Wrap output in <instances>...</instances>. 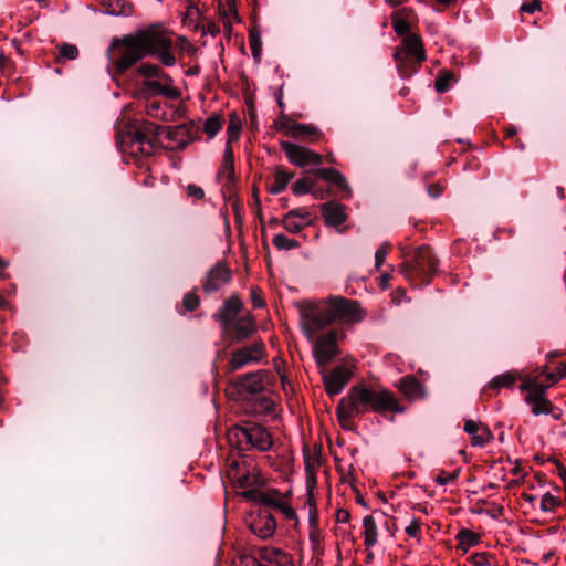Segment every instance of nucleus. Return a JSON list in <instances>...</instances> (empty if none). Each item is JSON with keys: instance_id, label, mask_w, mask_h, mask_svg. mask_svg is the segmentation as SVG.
<instances>
[{"instance_id": "20e7f679", "label": "nucleus", "mask_w": 566, "mask_h": 566, "mask_svg": "<svg viewBox=\"0 0 566 566\" xmlns=\"http://www.w3.org/2000/svg\"><path fill=\"white\" fill-rule=\"evenodd\" d=\"M229 439L240 450L255 449L264 452L273 446L271 433L264 427L256 423L234 427L229 433Z\"/></svg>"}, {"instance_id": "4be33fe9", "label": "nucleus", "mask_w": 566, "mask_h": 566, "mask_svg": "<svg viewBox=\"0 0 566 566\" xmlns=\"http://www.w3.org/2000/svg\"><path fill=\"white\" fill-rule=\"evenodd\" d=\"M255 332V323L250 316H242L233 322L232 333L237 342L250 337Z\"/></svg>"}, {"instance_id": "b1692460", "label": "nucleus", "mask_w": 566, "mask_h": 566, "mask_svg": "<svg viewBox=\"0 0 566 566\" xmlns=\"http://www.w3.org/2000/svg\"><path fill=\"white\" fill-rule=\"evenodd\" d=\"M132 143L133 145H136L144 155H150L156 144V142H154V136L148 133H144V130H140L139 128L135 130Z\"/></svg>"}, {"instance_id": "6e6552de", "label": "nucleus", "mask_w": 566, "mask_h": 566, "mask_svg": "<svg viewBox=\"0 0 566 566\" xmlns=\"http://www.w3.org/2000/svg\"><path fill=\"white\" fill-rule=\"evenodd\" d=\"M437 268L438 262L430 248L420 247L415 251L411 271L426 281V283H428L430 276L436 273Z\"/></svg>"}, {"instance_id": "69168bd1", "label": "nucleus", "mask_w": 566, "mask_h": 566, "mask_svg": "<svg viewBox=\"0 0 566 566\" xmlns=\"http://www.w3.org/2000/svg\"><path fill=\"white\" fill-rule=\"evenodd\" d=\"M428 192L431 197L437 198L442 193V188L439 185H431L428 187Z\"/></svg>"}, {"instance_id": "0e129e2a", "label": "nucleus", "mask_w": 566, "mask_h": 566, "mask_svg": "<svg viewBox=\"0 0 566 566\" xmlns=\"http://www.w3.org/2000/svg\"><path fill=\"white\" fill-rule=\"evenodd\" d=\"M223 161L228 163L229 165L231 163L234 164V155L231 144H226L224 153H223Z\"/></svg>"}, {"instance_id": "7c9ffc66", "label": "nucleus", "mask_w": 566, "mask_h": 566, "mask_svg": "<svg viewBox=\"0 0 566 566\" xmlns=\"http://www.w3.org/2000/svg\"><path fill=\"white\" fill-rule=\"evenodd\" d=\"M458 547L463 552H467L469 548L473 547L479 543V535L470 530H462L458 534Z\"/></svg>"}, {"instance_id": "6e6d98bb", "label": "nucleus", "mask_w": 566, "mask_h": 566, "mask_svg": "<svg viewBox=\"0 0 566 566\" xmlns=\"http://www.w3.org/2000/svg\"><path fill=\"white\" fill-rule=\"evenodd\" d=\"M186 191H187L188 197L197 199V200L202 199L205 196L203 189L193 184L188 185L186 188Z\"/></svg>"}, {"instance_id": "412c9836", "label": "nucleus", "mask_w": 566, "mask_h": 566, "mask_svg": "<svg viewBox=\"0 0 566 566\" xmlns=\"http://www.w3.org/2000/svg\"><path fill=\"white\" fill-rule=\"evenodd\" d=\"M548 387L549 385H542L533 379L527 378L522 382L520 389L527 392L525 397L526 403H532V401L548 400L545 396V391Z\"/></svg>"}, {"instance_id": "09e8293b", "label": "nucleus", "mask_w": 566, "mask_h": 566, "mask_svg": "<svg viewBox=\"0 0 566 566\" xmlns=\"http://www.w3.org/2000/svg\"><path fill=\"white\" fill-rule=\"evenodd\" d=\"M165 111L161 108L159 103L153 102L147 105V115L154 118H164Z\"/></svg>"}, {"instance_id": "3c124183", "label": "nucleus", "mask_w": 566, "mask_h": 566, "mask_svg": "<svg viewBox=\"0 0 566 566\" xmlns=\"http://www.w3.org/2000/svg\"><path fill=\"white\" fill-rule=\"evenodd\" d=\"M405 531H406V533L410 537H415V538H417L419 541L420 539V532H421V524L419 523L418 520L413 518V520H411L409 525L406 526Z\"/></svg>"}, {"instance_id": "864d4df0", "label": "nucleus", "mask_w": 566, "mask_h": 566, "mask_svg": "<svg viewBox=\"0 0 566 566\" xmlns=\"http://www.w3.org/2000/svg\"><path fill=\"white\" fill-rule=\"evenodd\" d=\"M219 177L224 178L228 181L232 180L234 176V164L231 163L230 165L226 161H223L222 167L219 170Z\"/></svg>"}, {"instance_id": "4c0bfd02", "label": "nucleus", "mask_w": 566, "mask_h": 566, "mask_svg": "<svg viewBox=\"0 0 566 566\" xmlns=\"http://www.w3.org/2000/svg\"><path fill=\"white\" fill-rule=\"evenodd\" d=\"M453 78V74L450 72H442L437 77L434 87L438 93H444L450 88V83Z\"/></svg>"}, {"instance_id": "c756f323", "label": "nucleus", "mask_w": 566, "mask_h": 566, "mask_svg": "<svg viewBox=\"0 0 566 566\" xmlns=\"http://www.w3.org/2000/svg\"><path fill=\"white\" fill-rule=\"evenodd\" d=\"M349 408H350V400L347 397L343 398L336 408V413H337L338 420H339L342 427L345 429L349 428L350 420L355 416L359 415L358 411H353V412L348 413V416L347 415L345 416V412L349 411L348 410Z\"/></svg>"}, {"instance_id": "a211bd4d", "label": "nucleus", "mask_w": 566, "mask_h": 566, "mask_svg": "<svg viewBox=\"0 0 566 566\" xmlns=\"http://www.w3.org/2000/svg\"><path fill=\"white\" fill-rule=\"evenodd\" d=\"M315 175L323 180L336 186L339 190L346 193V197L350 196V187L343 174L334 168H318L315 170Z\"/></svg>"}, {"instance_id": "2eb2a0df", "label": "nucleus", "mask_w": 566, "mask_h": 566, "mask_svg": "<svg viewBox=\"0 0 566 566\" xmlns=\"http://www.w3.org/2000/svg\"><path fill=\"white\" fill-rule=\"evenodd\" d=\"M463 430L470 436L473 447H484L493 440L491 430L480 421L465 420Z\"/></svg>"}, {"instance_id": "ea45409f", "label": "nucleus", "mask_w": 566, "mask_h": 566, "mask_svg": "<svg viewBox=\"0 0 566 566\" xmlns=\"http://www.w3.org/2000/svg\"><path fill=\"white\" fill-rule=\"evenodd\" d=\"M161 72H163V70L158 65H155V64L145 63L138 67V73L140 75H143L145 77V80L155 78Z\"/></svg>"}, {"instance_id": "8fccbe9b", "label": "nucleus", "mask_w": 566, "mask_h": 566, "mask_svg": "<svg viewBox=\"0 0 566 566\" xmlns=\"http://www.w3.org/2000/svg\"><path fill=\"white\" fill-rule=\"evenodd\" d=\"M458 478V473L457 472H453V473H448L446 471H441L436 478H434V481L439 484V485H447L449 484L450 482L454 481L455 479Z\"/></svg>"}, {"instance_id": "4d7b16f0", "label": "nucleus", "mask_w": 566, "mask_h": 566, "mask_svg": "<svg viewBox=\"0 0 566 566\" xmlns=\"http://www.w3.org/2000/svg\"><path fill=\"white\" fill-rule=\"evenodd\" d=\"M250 46L254 59H259L261 55V40L259 36L250 35Z\"/></svg>"}, {"instance_id": "7ed1b4c3", "label": "nucleus", "mask_w": 566, "mask_h": 566, "mask_svg": "<svg viewBox=\"0 0 566 566\" xmlns=\"http://www.w3.org/2000/svg\"><path fill=\"white\" fill-rule=\"evenodd\" d=\"M347 398L350 400L349 411L345 412V416L353 411H358L363 415L369 411L384 413L392 411L402 413L405 408L399 405L392 392L385 389H373L364 385H356L350 388Z\"/></svg>"}, {"instance_id": "9d476101", "label": "nucleus", "mask_w": 566, "mask_h": 566, "mask_svg": "<svg viewBox=\"0 0 566 566\" xmlns=\"http://www.w3.org/2000/svg\"><path fill=\"white\" fill-rule=\"evenodd\" d=\"M263 353V343L244 346L232 354L229 365L232 370L241 369L251 363L259 361L262 358Z\"/></svg>"}, {"instance_id": "473e14b6", "label": "nucleus", "mask_w": 566, "mask_h": 566, "mask_svg": "<svg viewBox=\"0 0 566 566\" xmlns=\"http://www.w3.org/2000/svg\"><path fill=\"white\" fill-rule=\"evenodd\" d=\"M272 243L279 250H292L300 247L298 242L294 239H290L282 233L275 234L272 239Z\"/></svg>"}, {"instance_id": "a878e982", "label": "nucleus", "mask_w": 566, "mask_h": 566, "mask_svg": "<svg viewBox=\"0 0 566 566\" xmlns=\"http://www.w3.org/2000/svg\"><path fill=\"white\" fill-rule=\"evenodd\" d=\"M289 128L292 138H304L313 142L319 137V132L313 125L296 123L295 126Z\"/></svg>"}, {"instance_id": "58836bf2", "label": "nucleus", "mask_w": 566, "mask_h": 566, "mask_svg": "<svg viewBox=\"0 0 566 566\" xmlns=\"http://www.w3.org/2000/svg\"><path fill=\"white\" fill-rule=\"evenodd\" d=\"M527 405L531 407L532 413L534 416L547 415L552 411V403L549 402V400H537L532 401V403Z\"/></svg>"}, {"instance_id": "f03ea898", "label": "nucleus", "mask_w": 566, "mask_h": 566, "mask_svg": "<svg viewBox=\"0 0 566 566\" xmlns=\"http://www.w3.org/2000/svg\"><path fill=\"white\" fill-rule=\"evenodd\" d=\"M363 318L364 314L358 303L342 296H332L325 301L303 302L300 305V324L308 340H313L321 329L335 321L355 324Z\"/></svg>"}, {"instance_id": "49530a36", "label": "nucleus", "mask_w": 566, "mask_h": 566, "mask_svg": "<svg viewBox=\"0 0 566 566\" xmlns=\"http://www.w3.org/2000/svg\"><path fill=\"white\" fill-rule=\"evenodd\" d=\"M310 541L316 545L321 541V532L318 528L316 516H310Z\"/></svg>"}, {"instance_id": "de8ad7c7", "label": "nucleus", "mask_w": 566, "mask_h": 566, "mask_svg": "<svg viewBox=\"0 0 566 566\" xmlns=\"http://www.w3.org/2000/svg\"><path fill=\"white\" fill-rule=\"evenodd\" d=\"M200 300L195 293H187L182 298V304L187 311H193L199 306Z\"/></svg>"}, {"instance_id": "e433bc0d", "label": "nucleus", "mask_w": 566, "mask_h": 566, "mask_svg": "<svg viewBox=\"0 0 566 566\" xmlns=\"http://www.w3.org/2000/svg\"><path fill=\"white\" fill-rule=\"evenodd\" d=\"M560 504V501L558 500V497H556L555 495H553L552 493L549 492H546L545 494H543L542 499H541V502H539V509L543 511V512H552L554 511L558 505Z\"/></svg>"}, {"instance_id": "393cba45", "label": "nucleus", "mask_w": 566, "mask_h": 566, "mask_svg": "<svg viewBox=\"0 0 566 566\" xmlns=\"http://www.w3.org/2000/svg\"><path fill=\"white\" fill-rule=\"evenodd\" d=\"M364 527V543L367 548H370L377 544L378 531L377 525L371 515H367L363 518Z\"/></svg>"}, {"instance_id": "5fc2aeb1", "label": "nucleus", "mask_w": 566, "mask_h": 566, "mask_svg": "<svg viewBox=\"0 0 566 566\" xmlns=\"http://www.w3.org/2000/svg\"><path fill=\"white\" fill-rule=\"evenodd\" d=\"M392 27L395 32L399 35L406 34L409 31V23L403 19L395 18Z\"/></svg>"}, {"instance_id": "e2e57ef3", "label": "nucleus", "mask_w": 566, "mask_h": 566, "mask_svg": "<svg viewBox=\"0 0 566 566\" xmlns=\"http://www.w3.org/2000/svg\"><path fill=\"white\" fill-rule=\"evenodd\" d=\"M251 301L255 308H261L264 306L263 298L258 294V291L254 289L251 290Z\"/></svg>"}, {"instance_id": "9b49d317", "label": "nucleus", "mask_w": 566, "mask_h": 566, "mask_svg": "<svg viewBox=\"0 0 566 566\" xmlns=\"http://www.w3.org/2000/svg\"><path fill=\"white\" fill-rule=\"evenodd\" d=\"M352 378V373L344 366H337L323 375V381L328 395L334 396L343 391Z\"/></svg>"}, {"instance_id": "37998d69", "label": "nucleus", "mask_w": 566, "mask_h": 566, "mask_svg": "<svg viewBox=\"0 0 566 566\" xmlns=\"http://www.w3.org/2000/svg\"><path fill=\"white\" fill-rule=\"evenodd\" d=\"M241 132V125L239 122H237L234 118H232L228 125L227 128V144H232L233 142L238 140L240 137Z\"/></svg>"}, {"instance_id": "1a4fd4ad", "label": "nucleus", "mask_w": 566, "mask_h": 566, "mask_svg": "<svg viewBox=\"0 0 566 566\" xmlns=\"http://www.w3.org/2000/svg\"><path fill=\"white\" fill-rule=\"evenodd\" d=\"M249 528L259 538L266 539L274 534L276 521L268 509H261L256 513L251 514Z\"/></svg>"}, {"instance_id": "774afa93", "label": "nucleus", "mask_w": 566, "mask_h": 566, "mask_svg": "<svg viewBox=\"0 0 566 566\" xmlns=\"http://www.w3.org/2000/svg\"><path fill=\"white\" fill-rule=\"evenodd\" d=\"M560 378H563V377L560 376V371L558 373V375H556V374H552V373L547 374V379L549 380V384H548L549 386H551L552 384H555V382H556L558 379H560Z\"/></svg>"}, {"instance_id": "f257e3e1", "label": "nucleus", "mask_w": 566, "mask_h": 566, "mask_svg": "<svg viewBox=\"0 0 566 566\" xmlns=\"http://www.w3.org/2000/svg\"><path fill=\"white\" fill-rule=\"evenodd\" d=\"M123 50L115 61L120 72L147 55L156 56L159 62L171 67L177 60L172 52L174 42L169 30L163 23H151L136 32L125 35L122 41Z\"/></svg>"}, {"instance_id": "ddd939ff", "label": "nucleus", "mask_w": 566, "mask_h": 566, "mask_svg": "<svg viewBox=\"0 0 566 566\" xmlns=\"http://www.w3.org/2000/svg\"><path fill=\"white\" fill-rule=\"evenodd\" d=\"M231 279L230 270L221 264H216L207 274L202 284L206 293H212L226 285Z\"/></svg>"}, {"instance_id": "338daca9", "label": "nucleus", "mask_w": 566, "mask_h": 566, "mask_svg": "<svg viewBox=\"0 0 566 566\" xmlns=\"http://www.w3.org/2000/svg\"><path fill=\"white\" fill-rule=\"evenodd\" d=\"M208 32L214 36L220 32V29L214 22H210L208 23Z\"/></svg>"}, {"instance_id": "aec40b11", "label": "nucleus", "mask_w": 566, "mask_h": 566, "mask_svg": "<svg viewBox=\"0 0 566 566\" xmlns=\"http://www.w3.org/2000/svg\"><path fill=\"white\" fill-rule=\"evenodd\" d=\"M266 382V371L259 370L256 373L245 375L241 380V387L248 392L259 394L264 390Z\"/></svg>"}, {"instance_id": "dca6fc26", "label": "nucleus", "mask_w": 566, "mask_h": 566, "mask_svg": "<svg viewBox=\"0 0 566 566\" xmlns=\"http://www.w3.org/2000/svg\"><path fill=\"white\" fill-rule=\"evenodd\" d=\"M321 212L325 223L329 227H339L347 220L345 206L336 201L323 203Z\"/></svg>"}, {"instance_id": "79ce46f5", "label": "nucleus", "mask_w": 566, "mask_h": 566, "mask_svg": "<svg viewBox=\"0 0 566 566\" xmlns=\"http://www.w3.org/2000/svg\"><path fill=\"white\" fill-rule=\"evenodd\" d=\"M287 213L293 214V218L300 220L305 227L313 222L312 214L305 208L292 209Z\"/></svg>"}, {"instance_id": "a19ab883", "label": "nucleus", "mask_w": 566, "mask_h": 566, "mask_svg": "<svg viewBox=\"0 0 566 566\" xmlns=\"http://www.w3.org/2000/svg\"><path fill=\"white\" fill-rule=\"evenodd\" d=\"M78 56V49L76 45L64 43L60 46L59 59L75 60Z\"/></svg>"}, {"instance_id": "f3484780", "label": "nucleus", "mask_w": 566, "mask_h": 566, "mask_svg": "<svg viewBox=\"0 0 566 566\" xmlns=\"http://www.w3.org/2000/svg\"><path fill=\"white\" fill-rule=\"evenodd\" d=\"M103 13L112 17H130L134 14V4L128 0H103Z\"/></svg>"}, {"instance_id": "cd10ccee", "label": "nucleus", "mask_w": 566, "mask_h": 566, "mask_svg": "<svg viewBox=\"0 0 566 566\" xmlns=\"http://www.w3.org/2000/svg\"><path fill=\"white\" fill-rule=\"evenodd\" d=\"M219 11L223 21L224 28L230 31L232 23L239 21L238 12L234 3L231 0H227L226 3H220Z\"/></svg>"}, {"instance_id": "bf43d9fd", "label": "nucleus", "mask_w": 566, "mask_h": 566, "mask_svg": "<svg viewBox=\"0 0 566 566\" xmlns=\"http://www.w3.org/2000/svg\"><path fill=\"white\" fill-rule=\"evenodd\" d=\"M261 560L254 556L242 555L239 558L240 566H259Z\"/></svg>"}, {"instance_id": "13d9d810", "label": "nucleus", "mask_w": 566, "mask_h": 566, "mask_svg": "<svg viewBox=\"0 0 566 566\" xmlns=\"http://www.w3.org/2000/svg\"><path fill=\"white\" fill-rule=\"evenodd\" d=\"M521 12L534 13L535 11L541 10V1L539 0H531L530 2H525L520 8Z\"/></svg>"}, {"instance_id": "2f4dec72", "label": "nucleus", "mask_w": 566, "mask_h": 566, "mask_svg": "<svg viewBox=\"0 0 566 566\" xmlns=\"http://www.w3.org/2000/svg\"><path fill=\"white\" fill-rule=\"evenodd\" d=\"M222 127V118L218 114H212L209 116L203 124V132L209 136V138H213Z\"/></svg>"}, {"instance_id": "603ef678", "label": "nucleus", "mask_w": 566, "mask_h": 566, "mask_svg": "<svg viewBox=\"0 0 566 566\" xmlns=\"http://www.w3.org/2000/svg\"><path fill=\"white\" fill-rule=\"evenodd\" d=\"M295 122L291 120L286 116H282L276 120V128L283 132L285 135L290 136V128L295 126Z\"/></svg>"}, {"instance_id": "680f3d73", "label": "nucleus", "mask_w": 566, "mask_h": 566, "mask_svg": "<svg viewBox=\"0 0 566 566\" xmlns=\"http://www.w3.org/2000/svg\"><path fill=\"white\" fill-rule=\"evenodd\" d=\"M349 518H350V513L347 510L338 509L336 511V522L337 523L345 524L349 521Z\"/></svg>"}, {"instance_id": "c9c22d12", "label": "nucleus", "mask_w": 566, "mask_h": 566, "mask_svg": "<svg viewBox=\"0 0 566 566\" xmlns=\"http://www.w3.org/2000/svg\"><path fill=\"white\" fill-rule=\"evenodd\" d=\"M314 181L310 178H301L292 185V191L296 196H302L312 192Z\"/></svg>"}, {"instance_id": "a18cd8bd", "label": "nucleus", "mask_w": 566, "mask_h": 566, "mask_svg": "<svg viewBox=\"0 0 566 566\" xmlns=\"http://www.w3.org/2000/svg\"><path fill=\"white\" fill-rule=\"evenodd\" d=\"M473 566H491L493 558L488 553H475L470 557Z\"/></svg>"}, {"instance_id": "f704fd0d", "label": "nucleus", "mask_w": 566, "mask_h": 566, "mask_svg": "<svg viewBox=\"0 0 566 566\" xmlns=\"http://www.w3.org/2000/svg\"><path fill=\"white\" fill-rule=\"evenodd\" d=\"M516 380V377L512 373H504L502 375H499L494 377L491 382V388H504V387H511Z\"/></svg>"}, {"instance_id": "c85d7f7f", "label": "nucleus", "mask_w": 566, "mask_h": 566, "mask_svg": "<svg viewBox=\"0 0 566 566\" xmlns=\"http://www.w3.org/2000/svg\"><path fill=\"white\" fill-rule=\"evenodd\" d=\"M293 178V174L285 170H277L274 175V180L270 186V192L273 195L284 191Z\"/></svg>"}, {"instance_id": "4468645a", "label": "nucleus", "mask_w": 566, "mask_h": 566, "mask_svg": "<svg viewBox=\"0 0 566 566\" xmlns=\"http://www.w3.org/2000/svg\"><path fill=\"white\" fill-rule=\"evenodd\" d=\"M241 307L242 303L239 297L232 295L223 303L219 312L214 314V318L222 324L224 331H230V325L237 319Z\"/></svg>"}, {"instance_id": "423d86ee", "label": "nucleus", "mask_w": 566, "mask_h": 566, "mask_svg": "<svg viewBox=\"0 0 566 566\" xmlns=\"http://www.w3.org/2000/svg\"><path fill=\"white\" fill-rule=\"evenodd\" d=\"M281 148L289 161L297 167H317L322 164V156L307 147L290 142H281Z\"/></svg>"}, {"instance_id": "6ab92c4d", "label": "nucleus", "mask_w": 566, "mask_h": 566, "mask_svg": "<svg viewBox=\"0 0 566 566\" xmlns=\"http://www.w3.org/2000/svg\"><path fill=\"white\" fill-rule=\"evenodd\" d=\"M398 388L409 400H418L427 396L426 387L413 377H403Z\"/></svg>"}, {"instance_id": "bb28decb", "label": "nucleus", "mask_w": 566, "mask_h": 566, "mask_svg": "<svg viewBox=\"0 0 566 566\" xmlns=\"http://www.w3.org/2000/svg\"><path fill=\"white\" fill-rule=\"evenodd\" d=\"M260 501L266 506V507H272L279 512H281L285 517H287L289 520H294L296 518V513L295 511L293 510L292 506H290L287 503L285 502H282V501H277L273 497H271L270 495H261L260 496Z\"/></svg>"}, {"instance_id": "39448f33", "label": "nucleus", "mask_w": 566, "mask_h": 566, "mask_svg": "<svg viewBox=\"0 0 566 566\" xmlns=\"http://www.w3.org/2000/svg\"><path fill=\"white\" fill-rule=\"evenodd\" d=\"M394 57L402 76L409 75L407 71L409 63L415 62L419 65L427 57L420 36L417 34L407 35L402 41L401 50L397 51Z\"/></svg>"}, {"instance_id": "0eeeda50", "label": "nucleus", "mask_w": 566, "mask_h": 566, "mask_svg": "<svg viewBox=\"0 0 566 566\" xmlns=\"http://www.w3.org/2000/svg\"><path fill=\"white\" fill-rule=\"evenodd\" d=\"M313 356L316 364L321 367L326 366L337 355V333L328 331L325 334L314 337Z\"/></svg>"}, {"instance_id": "5701e85b", "label": "nucleus", "mask_w": 566, "mask_h": 566, "mask_svg": "<svg viewBox=\"0 0 566 566\" xmlns=\"http://www.w3.org/2000/svg\"><path fill=\"white\" fill-rule=\"evenodd\" d=\"M264 480L255 472L242 474L237 479L238 486L244 489L242 496L245 499H254V488L263 485Z\"/></svg>"}, {"instance_id": "f8f14e48", "label": "nucleus", "mask_w": 566, "mask_h": 566, "mask_svg": "<svg viewBox=\"0 0 566 566\" xmlns=\"http://www.w3.org/2000/svg\"><path fill=\"white\" fill-rule=\"evenodd\" d=\"M172 78L165 72H161L155 78L144 81V85L155 94L163 95L170 99H177L180 96V92L172 85Z\"/></svg>"}, {"instance_id": "72a5a7b5", "label": "nucleus", "mask_w": 566, "mask_h": 566, "mask_svg": "<svg viewBox=\"0 0 566 566\" xmlns=\"http://www.w3.org/2000/svg\"><path fill=\"white\" fill-rule=\"evenodd\" d=\"M283 228L290 233H298L301 232L305 226L300 222V220L294 219L293 214H289L287 212L281 220Z\"/></svg>"}, {"instance_id": "052dcab7", "label": "nucleus", "mask_w": 566, "mask_h": 566, "mask_svg": "<svg viewBox=\"0 0 566 566\" xmlns=\"http://www.w3.org/2000/svg\"><path fill=\"white\" fill-rule=\"evenodd\" d=\"M140 130H144V133H148L150 134L151 136H154V142L157 140V136H158V129H159V126H156L154 124H144L139 127Z\"/></svg>"}, {"instance_id": "c03bdc74", "label": "nucleus", "mask_w": 566, "mask_h": 566, "mask_svg": "<svg viewBox=\"0 0 566 566\" xmlns=\"http://www.w3.org/2000/svg\"><path fill=\"white\" fill-rule=\"evenodd\" d=\"M390 247L391 245L388 242H384L375 252V266L377 270H379L381 265L385 263Z\"/></svg>"}]
</instances>
